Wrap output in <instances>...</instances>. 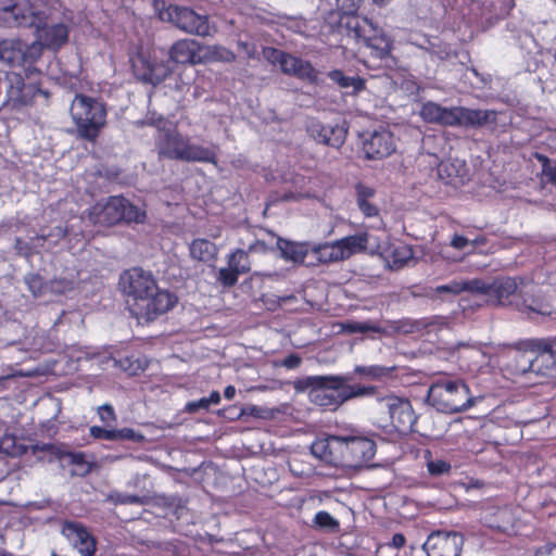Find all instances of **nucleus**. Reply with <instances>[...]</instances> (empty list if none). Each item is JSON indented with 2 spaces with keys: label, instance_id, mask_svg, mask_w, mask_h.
Listing matches in <instances>:
<instances>
[{
  "label": "nucleus",
  "instance_id": "obj_1",
  "mask_svg": "<svg viewBox=\"0 0 556 556\" xmlns=\"http://www.w3.org/2000/svg\"><path fill=\"white\" fill-rule=\"evenodd\" d=\"M376 442L354 431L349 434H329L312 443V452L320 460L336 466L359 469L376 454Z\"/></svg>",
  "mask_w": 556,
  "mask_h": 556
},
{
  "label": "nucleus",
  "instance_id": "obj_2",
  "mask_svg": "<svg viewBox=\"0 0 556 556\" xmlns=\"http://www.w3.org/2000/svg\"><path fill=\"white\" fill-rule=\"evenodd\" d=\"M352 377L344 376H307L294 382L298 391L311 389V401L327 410H336L343 403L377 394V387L350 383Z\"/></svg>",
  "mask_w": 556,
  "mask_h": 556
},
{
  "label": "nucleus",
  "instance_id": "obj_3",
  "mask_svg": "<svg viewBox=\"0 0 556 556\" xmlns=\"http://www.w3.org/2000/svg\"><path fill=\"white\" fill-rule=\"evenodd\" d=\"M203 45L190 38L176 40L168 50V61H157L150 54L137 53L131 60V66L136 78L144 84L156 86L170 76L175 65H198L203 64L201 52Z\"/></svg>",
  "mask_w": 556,
  "mask_h": 556
},
{
  "label": "nucleus",
  "instance_id": "obj_4",
  "mask_svg": "<svg viewBox=\"0 0 556 556\" xmlns=\"http://www.w3.org/2000/svg\"><path fill=\"white\" fill-rule=\"evenodd\" d=\"M154 140L159 160L214 165L218 162L214 147L192 143L190 137L184 135L176 124L157 126Z\"/></svg>",
  "mask_w": 556,
  "mask_h": 556
},
{
  "label": "nucleus",
  "instance_id": "obj_5",
  "mask_svg": "<svg viewBox=\"0 0 556 556\" xmlns=\"http://www.w3.org/2000/svg\"><path fill=\"white\" fill-rule=\"evenodd\" d=\"M421 119L429 124L444 127L479 128L496 122V112L493 110L469 109L465 106L445 108L428 101L419 111Z\"/></svg>",
  "mask_w": 556,
  "mask_h": 556
},
{
  "label": "nucleus",
  "instance_id": "obj_6",
  "mask_svg": "<svg viewBox=\"0 0 556 556\" xmlns=\"http://www.w3.org/2000/svg\"><path fill=\"white\" fill-rule=\"evenodd\" d=\"M519 282L517 278L509 276L495 277L491 282L483 279H471L466 281H452L448 285H441L435 288L438 293L459 294L464 291L483 294L488 303L492 305L510 304V298L518 290Z\"/></svg>",
  "mask_w": 556,
  "mask_h": 556
},
{
  "label": "nucleus",
  "instance_id": "obj_7",
  "mask_svg": "<svg viewBox=\"0 0 556 556\" xmlns=\"http://www.w3.org/2000/svg\"><path fill=\"white\" fill-rule=\"evenodd\" d=\"M343 35L353 38L357 45L369 50V54L378 60L390 56L393 41L380 27L365 16H346L343 20Z\"/></svg>",
  "mask_w": 556,
  "mask_h": 556
},
{
  "label": "nucleus",
  "instance_id": "obj_8",
  "mask_svg": "<svg viewBox=\"0 0 556 556\" xmlns=\"http://www.w3.org/2000/svg\"><path fill=\"white\" fill-rule=\"evenodd\" d=\"M427 402L444 414L467 410L473 405L469 387L463 380L440 378L431 383Z\"/></svg>",
  "mask_w": 556,
  "mask_h": 556
},
{
  "label": "nucleus",
  "instance_id": "obj_9",
  "mask_svg": "<svg viewBox=\"0 0 556 556\" xmlns=\"http://www.w3.org/2000/svg\"><path fill=\"white\" fill-rule=\"evenodd\" d=\"M88 216L90 222L100 226H114L121 223L142 224L147 217L144 211L123 195H111L97 202L89 208Z\"/></svg>",
  "mask_w": 556,
  "mask_h": 556
},
{
  "label": "nucleus",
  "instance_id": "obj_10",
  "mask_svg": "<svg viewBox=\"0 0 556 556\" xmlns=\"http://www.w3.org/2000/svg\"><path fill=\"white\" fill-rule=\"evenodd\" d=\"M71 115L80 138L94 142L106 124L105 105L86 94H76Z\"/></svg>",
  "mask_w": 556,
  "mask_h": 556
},
{
  "label": "nucleus",
  "instance_id": "obj_11",
  "mask_svg": "<svg viewBox=\"0 0 556 556\" xmlns=\"http://www.w3.org/2000/svg\"><path fill=\"white\" fill-rule=\"evenodd\" d=\"M34 12H38V16H34L25 27L35 28L36 41L42 49L59 51L68 42L70 26L63 22L48 23L52 12L50 0H39Z\"/></svg>",
  "mask_w": 556,
  "mask_h": 556
},
{
  "label": "nucleus",
  "instance_id": "obj_12",
  "mask_svg": "<svg viewBox=\"0 0 556 556\" xmlns=\"http://www.w3.org/2000/svg\"><path fill=\"white\" fill-rule=\"evenodd\" d=\"M24 72V75L17 72L5 74L7 100L4 105L11 110L20 111L25 106L33 105L38 96L46 98L49 96L40 87V72L31 70Z\"/></svg>",
  "mask_w": 556,
  "mask_h": 556
},
{
  "label": "nucleus",
  "instance_id": "obj_13",
  "mask_svg": "<svg viewBox=\"0 0 556 556\" xmlns=\"http://www.w3.org/2000/svg\"><path fill=\"white\" fill-rule=\"evenodd\" d=\"M553 346H556V336L525 340L506 353L504 368L511 376L532 372L535 352H549Z\"/></svg>",
  "mask_w": 556,
  "mask_h": 556
},
{
  "label": "nucleus",
  "instance_id": "obj_14",
  "mask_svg": "<svg viewBox=\"0 0 556 556\" xmlns=\"http://www.w3.org/2000/svg\"><path fill=\"white\" fill-rule=\"evenodd\" d=\"M159 17L161 21L172 23L181 31L190 35L199 37L212 35L208 17L198 14L194 10L187 7L169 4L160 10Z\"/></svg>",
  "mask_w": 556,
  "mask_h": 556
},
{
  "label": "nucleus",
  "instance_id": "obj_15",
  "mask_svg": "<svg viewBox=\"0 0 556 556\" xmlns=\"http://www.w3.org/2000/svg\"><path fill=\"white\" fill-rule=\"evenodd\" d=\"M177 301L178 299L174 293L162 290L157 286L155 291L148 292L143 299L135 303L134 307L130 308V313L137 319L152 321L175 307Z\"/></svg>",
  "mask_w": 556,
  "mask_h": 556
},
{
  "label": "nucleus",
  "instance_id": "obj_16",
  "mask_svg": "<svg viewBox=\"0 0 556 556\" xmlns=\"http://www.w3.org/2000/svg\"><path fill=\"white\" fill-rule=\"evenodd\" d=\"M123 292L127 295L129 309L138 303L148 292L155 291L157 282L153 275L141 267L125 270L119 279Z\"/></svg>",
  "mask_w": 556,
  "mask_h": 556
},
{
  "label": "nucleus",
  "instance_id": "obj_17",
  "mask_svg": "<svg viewBox=\"0 0 556 556\" xmlns=\"http://www.w3.org/2000/svg\"><path fill=\"white\" fill-rule=\"evenodd\" d=\"M264 52L268 59L273 58V61L279 64L282 73L312 84L317 83L318 71L314 68L309 61L276 48H267Z\"/></svg>",
  "mask_w": 556,
  "mask_h": 556
},
{
  "label": "nucleus",
  "instance_id": "obj_18",
  "mask_svg": "<svg viewBox=\"0 0 556 556\" xmlns=\"http://www.w3.org/2000/svg\"><path fill=\"white\" fill-rule=\"evenodd\" d=\"M464 543L465 538L458 531L437 530L428 535L424 549L427 556H460Z\"/></svg>",
  "mask_w": 556,
  "mask_h": 556
},
{
  "label": "nucleus",
  "instance_id": "obj_19",
  "mask_svg": "<svg viewBox=\"0 0 556 556\" xmlns=\"http://www.w3.org/2000/svg\"><path fill=\"white\" fill-rule=\"evenodd\" d=\"M39 0H0V25L25 27L38 12L34 10Z\"/></svg>",
  "mask_w": 556,
  "mask_h": 556
},
{
  "label": "nucleus",
  "instance_id": "obj_20",
  "mask_svg": "<svg viewBox=\"0 0 556 556\" xmlns=\"http://www.w3.org/2000/svg\"><path fill=\"white\" fill-rule=\"evenodd\" d=\"M383 400L394 430L400 434L415 431L414 427L417 422V415L414 412L412 402L408 399L395 395L386 396Z\"/></svg>",
  "mask_w": 556,
  "mask_h": 556
},
{
  "label": "nucleus",
  "instance_id": "obj_21",
  "mask_svg": "<svg viewBox=\"0 0 556 556\" xmlns=\"http://www.w3.org/2000/svg\"><path fill=\"white\" fill-rule=\"evenodd\" d=\"M306 131L316 142L334 149H340L344 144L348 135V129L343 126L324 124L314 117L306 122Z\"/></svg>",
  "mask_w": 556,
  "mask_h": 556
},
{
  "label": "nucleus",
  "instance_id": "obj_22",
  "mask_svg": "<svg viewBox=\"0 0 556 556\" xmlns=\"http://www.w3.org/2000/svg\"><path fill=\"white\" fill-rule=\"evenodd\" d=\"M395 149L393 132L386 127L375 129L363 142V150L368 160H382L391 155Z\"/></svg>",
  "mask_w": 556,
  "mask_h": 556
},
{
  "label": "nucleus",
  "instance_id": "obj_23",
  "mask_svg": "<svg viewBox=\"0 0 556 556\" xmlns=\"http://www.w3.org/2000/svg\"><path fill=\"white\" fill-rule=\"evenodd\" d=\"M62 532L83 556L94 555L96 540L86 527L78 522H66Z\"/></svg>",
  "mask_w": 556,
  "mask_h": 556
},
{
  "label": "nucleus",
  "instance_id": "obj_24",
  "mask_svg": "<svg viewBox=\"0 0 556 556\" xmlns=\"http://www.w3.org/2000/svg\"><path fill=\"white\" fill-rule=\"evenodd\" d=\"M89 434L97 440L105 441H130L134 443H141L144 441V435L134 430L132 428L122 429H108L100 426H91Z\"/></svg>",
  "mask_w": 556,
  "mask_h": 556
},
{
  "label": "nucleus",
  "instance_id": "obj_25",
  "mask_svg": "<svg viewBox=\"0 0 556 556\" xmlns=\"http://www.w3.org/2000/svg\"><path fill=\"white\" fill-rule=\"evenodd\" d=\"M337 250L341 261L351 257L354 254L366 251L368 245L367 232H361L356 235L346 236L339 240H336Z\"/></svg>",
  "mask_w": 556,
  "mask_h": 556
},
{
  "label": "nucleus",
  "instance_id": "obj_26",
  "mask_svg": "<svg viewBox=\"0 0 556 556\" xmlns=\"http://www.w3.org/2000/svg\"><path fill=\"white\" fill-rule=\"evenodd\" d=\"M277 248L283 260L296 264L304 263L311 250L307 242H295L283 238L277 239Z\"/></svg>",
  "mask_w": 556,
  "mask_h": 556
},
{
  "label": "nucleus",
  "instance_id": "obj_27",
  "mask_svg": "<svg viewBox=\"0 0 556 556\" xmlns=\"http://www.w3.org/2000/svg\"><path fill=\"white\" fill-rule=\"evenodd\" d=\"M317 457L311 453H296L290 456L288 460V467L292 476L300 479L312 478L316 473L312 458Z\"/></svg>",
  "mask_w": 556,
  "mask_h": 556
},
{
  "label": "nucleus",
  "instance_id": "obj_28",
  "mask_svg": "<svg viewBox=\"0 0 556 556\" xmlns=\"http://www.w3.org/2000/svg\"><path fill=\"white\" fill-rule=\"evenodd\" d=\"M555 349L549 352H535L533 357L532 372L544 378L556 377Z\"/></svg>",
  "mask_w": 556,
  "mask_h": 556
},
{
  "label": "nucleus",
  "instance_id": "obj_29",
  "mask_svg": "<svg viewBox=\"0 0 556 556\" xmlns=\"http://www.w3.org/2000/svg\"><path fill=\"white\" fill-rule=\"evenodd\" d=\"M189 251L193 260L208 263L216 260L218 249L214 242L204 238H197L190 243Z\"/></svg>",
  "mask_w": 556,
  "mask_h": 556
},
{
  "label": "nucleus",
  "instance_id": "obj_30",
  "mask_svg": "<svg viewBox=\"0 0 556 556\" xmlns=\"http://www.w3.org/2000/svg\"><path fill=\"white\" fill-rule=\"evenodd\" d=\"M356 202L361 212L366 217H376L379 215V208L377 205L370 202V199L375 197L376 190L362 182L356 184Z\"/></svg>",
  "mask_w": 556,
  "mask_h": 556
},
{
  "label": "nucleus",
  "instance_id": "obj_31",
  "mask_svg": "<svg viewBox=\"0 0 556 556\" xmlns=\"http://www.w3.org/2000/svg\"><path fill=\"white\" fill-rule=\"evenodd\" d=\"M114 363L117 367L127 372L129 376L140 375L149 366L148 358L141 353H132L130 355L114 358Z\"/></svg>",
  "mask_w": 556,
  "mask_h": 556
},
{
  "label": "nucleus",
  "instance_id": "obj_32",
  "mask_svg": "<svg viewBox=\"0 0 556 556\" xmlns=\"http://www.w3.org/2000/svg\"><path fill=\"white\" fill-rule=\"evenodd\" d=\"M204 53L201 52V60H203V64L212 63V62H224V63H232L236 61V54L230 49L219 46H203Z\"/></svg>",
  "mask_w": 556,
  "mask_h": 556
},
{
  "label": "nucleus",
  "instance_id": "obj_33",
  "mask_svg": "<svg viewBox=\"0 0 556 556\" xmlns=\"http://www.w3.org/2000/svg\"><path fill=\"white\" fill-rule=\"evenodd\" d=\"M328 77L343 89L352 88L354 93L365 89V79L359 76H346L341 70L330 71Z\"/></svg>",
  "mask_w": 556,
  "mask_h": 556
},
{
  "label": "nucleus",
  "instance_id": "obj_34",
  "mask_svg": "<svg viewBox=\"0 0 556 556\" xmlns=\"http://www.w3.org/2000/svg\"><path fill=\"white\" fill-rule=\"evenodd\" d=\"M424 458L429 476L442 477L448 475L452 470V465L448 460L443 458H433L429 450L425 451Z\"/></svg>",
  "mask_w": 556,
  "mask_h": 556
},
{
  "label": "nucleus",
  "instance_id": "obj_35",
  "mask_svg": "<svg viewBox=\"0 0 556 556\" xmlns=\"http://www.w3.org/2000/svg\"><path fill=\"white\" fill-rule=\"evenodd\" d=\"M337 249V243L333 241L314 245L309 251L313 252L319 263H331L341 261Z\"/></svg>",
  "mask_w": 556,
  "mask_h": 556
},
{
  "label": "nucleus",
  "instance_id": "obj_36",
  "mask_svg": "<svg viewBox=\"0 0 556 556\" xmlns=\"http://www.w3.org/2000/svg\"><path fill=\"white\" fill-rule=\"evenodd\" d=\"M22 55L20 41L3 39L0 41V61L13 64L18 61Z\"/></svg>",
  "mask_w": 556,
  "mask_h": 556
},
{
  "label": "nucleus",
  "instance_id": "obj_37",
  "mask_svg": "<svg viewBox=\"0 0 556 556\" xmlns=\"http://www.w3.org/2000/svg\"><path fill=\"white\" fill-rule=\"evenodd\" d=\"M228 265L238 270L239 275L248 274L251 270L249 253L242 249H237L228 256Z\"/></svg>",
  "mask_w": 556,
  "mask_h": 556
},
{
  "label": "nucleus",
  "instance_id": "obj_38",
  "mask_svg": "<svg viewBox=\"0 0 556 556\" xmlns=\"http://www.w3.org/2000/svg\"><path fill=\"white\" fill-rule=\"evenodd\" d=\"M313 527L328 532H337L340 529V522L326 510H319L313 518Z\"/></svg>",
  "mask_w": 556,
  "mask_h": 556
},
{
  "label": "nucleus",
  "instance_id": "obj_39",
  "mask_svg": "<svg viewBox=\"0 0 556 556\" xmlns=\"http://www.w3.org/2000/svg\"><path fill=\"white\" fill-rule=\"evenodd\" d=\"M395 367H386L381 365L356 366L354 371L361 376L368 377L372 380H380L390 377Z\"/></svg>",
  "mask_w": 556,
  "mask_h": 556
},
{
  "label": "nucleus",
  "instance_id": "obj_40",
  "mask_svg": "<svg viewBox=\"0 0 556 556\" xmlns=\"http://www.w3.org/2000/svg\"><path fill=\"white\" fill-rule=\"evenodd\" d=\"M336 1H337L338 8L340 9V11H342L340 18H339V25H338L339 33L342 34L344 31V25H343L344 17L350 16V15L359 16L357 14V11L361 8L363 0H336Z\"/></svg>",
  "mask_w": 556,
  "mask_h": 556
},
{
  "label": "nucleus",
  "instance_id": "obj_41",
  "mask_svg": "<svg viewBox=\"0 0 556 556\" xmlns=\"http://www.w3.org/2000/svg\"><path fill=\"white\" fill-rule=\"evenodd\" d=\"M25 283L35 298L41 296L47 289V282L42 276L37 273H30L25 276Z\"/></svg>",
  "mask_w": 556,
  "mask_h": 556
},
{
  "label": "nucleus",
  "instance_id": "obj_42",
  "mask_svg": "<svg viewBox=\"0 0 556 556\" xmlns=\"http://www.w3.org/2000/svg\"><path fill=\"white\" fill-rule=\"evenodd\" d=\"M534 157L542 165V175L545 176L546 180L556 186V160L552 162L548 156L540 152L534 153Z\"/></svg>",
  "mask_w": 556,
  "mask_h": 556
},
{
  "label": "nucleus",
  "instance_id": "obj_43",
  "mask_svg": "<svg viewBox=\"0 0 556 556\" xmlns=\"http://www.w3.org/2000/svg\"><path fill=\"white\" fill-rule=\"evenodd\" d=\"M31 452L34 455H38L39 453H49L52 456L50 462L53 459L61 460L65 457V451L52 443L35 444L31 446Z\"/></svg>",
  "mask_w": 556,
  "mask_h": 556
},
{
  "label": "nucleus",
  "instance_id": "obj_44",
  "mask_svg": "<svg viewBox=\"0 0 556 556\" xmlns=\"http://www.w3.org/2000/svg\"><path fill=\"white\" fill-rule=\"evenodd\" d=\"M342 329L349 333L378 332L379 328L368 321H346L342 324Z\"/></svg>",
  "mask_w": 556,
  "mask_h": 556
},
{
  "label": "nucleus",
  "instance_id": "obj_45",
  "mask_svg": "<svg viewBox=\"0 0 556 556\" xmlns=\"http://www.w3.org/2000/svg\"><path fill=\"white\" fill-rule=\"evenodd\" d=\"M110 498L115 505H126V504L143 505L147 502L144 496H139L136 494H127V493H114V494L110 495Z\"/></svg>",
  "mask_w": 556,
  "mask_h": 556
},
{
  "label": "nucleus",
  "instance_id": "obj_46",
  "mask_svg": "<svg viewBox=\"0 0 556 556\" xmlns=\"http://www.w3.org/2000/svg\"><path fill=\"white\" fill-rule=\"evenodd\" d=\"M494 517L498 518V520L490 522V527L492 528L506 530V528L511 523V511L508 507L498 508L495 511Z\"/></svg>",
  "mask_w": 556,
  "mask_h": 556
},
{
  "label": "nucleus",
  "instance_id": "obj_47",
  "mask_svg": "<svg viewBox=\"0 0 556 556\" xmlns=\"http://www.w3.org/2000/svg\"><path fill=\"white\" fill-rule=\"evenodd\" d=\"M238 270L228 267H223L218 271L217 280L226 288L233 287L238 282L239 278Z\"/></svg>",
  "mask_w": 556,
  "mask_h": 556
},
{
  "label": "nucleus",
  "instance_id": "obj_48",
  "mask_svg": "<svg viewBox=\"0 0 556 556\" xmlns=\"http://www.w3.org/2000/svg\"><path fill=\"white\" fill-rule=\"evenodd\" d=\"M523 305L528 311L541 315H548L551 313L548 305L544 303L541 299H523Z\"/></svg>",
  "mask_w": 556,
  "mask_h": 556
},
{
  "label": "nucleus",
  "instance_id": "obj_49",
  "mask_svg": "<svg viewBox=\"0 0 556 556\" xmlns=\"http://www.w3.org/2000/svg\"><path fill=\"white\" fill-rule=\"evenodd\" d=\"M98 415L100 420L108 427L116 422V414L114 407L111 404H103L98 408Z\"/></svg>",
  "mask_w": 556,
  "mask_h": 556
},
{
  "label": "nucleus",
  "instance_id": "obj_50",
  "mask_svg": "<svg viewBox=\"0 0 556 556\" xmlns=\"http://www.w3.org/2000/svg\"><path fill=\"white\" fill-rule=\"evenodd\" d=\"M302 363V358L296 353H291L288 356H286L279 365L287 368V369H295L298 368Z\"/></svg>",
  "mask_w": 556,
  "mask_h": 556
},
{
  "label": "nucleus",
  "instance_id": "obj_51",
  "mask_svg": "<svg viewBox=\"0 0 556 556\" xmlns=\"http://www.w3.org/2000/svg\"><path fill=\"white\" fill-rule=\"evenodd\" d=\"M210 406L207 404V401L205 397H202L198 401H192V402H189L187 405H186V410L188 413H197L199 412L200 409H207Z\"/></svg>",
  "mask_w": 556,
  "mask_h": 556
},
{
  "label": "nucleus",
  "instance_id": "obj_52",
  "mask_svg": "<svg viewBox=\"0 0 556 556\" xmlns=\"http://www.w3.org/2000/svg\"><path fill=\"white\" fill-rule=\"evenodd\" d=\"M65 457H68L73 465L80 466L87 464L85 454L81 452H65Z\"/></svg>",
  "mask_w": 556,
  "mask_h": 556
},
{
  "label": "nucleus",
  "instance_id": "obj_53",
  "mask_svg": "<svg viewBox=\"0 0 556 556\" xmlns=\"http://www.w3.org/2000/svg\"><path fill=\"white\" fill-rule=\"evenodd\" d=\"M469 243V240L462 236V235H454V237L451 240V247L457 250L465 249Z\"/></svg>",
  "mask_w": 556,
  "mask_h": 556
},
{
  "label": "nucleus",
  "instance_id": "obj_54",
  "mask_svg": "<svg viewBox=\"0 0 556 556\" xmlns=\"http://www.w3.org/2000/svg\"><path fill=\"white\" fill-rule=\"evenodd\" d=\"M534 556H556V544H546L538 548Z\"/></svg>",
  "mask_w": 556,
  "mask_h": 556
},
{
  "label": "nucleus",
  "instance_id": "obj_55",
  "mask_svg": "<svg viewBox=\"0 0 556 556\" xmlns=\"http://www.w3.org/2000/svg\"><path fill=\"white\" fill-rule=\"evenodd\" d=\"M238 48L242 51H244L248 55V58L252 59L255 56L256 49L253 45L245 42V41H238Z\"/></svg>",
  "mask_w": 556,
  "mask_h": 556
},
{
  "label": "nucleus",
  "instance_id": "obj_56",
  "mask_svg": "<svg viewBox=\"0 0 556 556\" xmlns=\"http://www.w3.org/2000/svg\"><path fill=\"white\" fill-rule=\"evenodd\" d=\"M40 430L51 435L56 433L58 428L52 420H47L40 425Z\"/></svg>",
  "mask_w": 556,
  "mask_h": 556
},
{
  "label": "nucleus",
  "instance_id": "obj_57",
  "mask_svg": "<svg viewBox=\"0 0 556 556\" xmlns=\"http://www.w3.org/2000/svg\"><path fill=\"white\" fill-rule=\"evenodd\" d=\"M208 406L211 404H218L220 402V394L218 391H212L208 397H205Z\"/></svg>",
  "mask_w": 556,
  "mask_h": 556
},
{
  "label": "nucleus",
  "instance_id": "obj_58",
  "mask_svg": "<svg viewBox=\"0 0 556 556\" xmlns=\"http://www.w3.org/2000/svg\"><path fill=\"white\" fill-rule=\"evenodd\" d=\"M392 541L396 547H402L405 544V536L401 533H396L393 535Z\"/></svg>",
  "mask_w": 556,
  "mask_h": 556
},
{
  "label": "nucleus",
  "instance_id": "obj_59",
  "mask_svg": "<svg viewBox=\"0 0 556 556\" xmlns=\"http://www.w3.org/2000/svg\"><path fill=\"white\" fill-rule=\"evenodd\" d=\"M236 395V388L231 384L227 386L224 390V396L227 400H232Z\"/></svg>",
  "mask_w": 556,
  "mask_h": 556
},
{
  "label": "nucleus",
  "instance_id": "obj_60",
  "mask_svg": "<svg viewBox=\"0 0 556 556\" xmlns=\"http://www.w3.org/2000/svg\"><path fill=\"white\" fill-rule=\"evenodd\" d=\"M13 377H15V375L0 376V390L7 389V381Z\"/></svg>",
  "mask_w": 556,
  "mask_h": 556
},
{
  "label": "nucleus",
  "instance_id": "obj_61",
  "mask_svg": "<svg viewBox=\"0 0 556 556\" xmlns=\"http://www.w3.org/2000/svg\"><path fill=\"white\" fill-rule=\"evenodd\" d=\"M377 4L382 5L386 4L389 0H374Z\"/></svg>",
  "mask_w": 556,
  "mask_h": 556
},
{
  "label": "nucleus",
  "instance_id": "obj_62",
  "mask_svg": "<svg viewBox=\"0 0 556 556\" xmlns=\"http://www.w3.org/2000/svg\"><path fill=\"white\" fill-rule=\"evenodd\" d=\"M485 242V239L484 238H481V239H476L475 240V244H478V243H484Z\"/></svg>",
  "mask_w": 556,
  "mask_h": 556
},
{
  "label": "nucleus",
  "instance_id": "obj_63",
  "mask_svg": "<svg viewBox=\"0 0 556 556\" xmlns=\"http://www.w3.org/2000/svg\"><path fill=\"white\" fill-rule=\"evenodd\" d=\"M0 556H14V555L12 553L3 551L0 553Z\"/></svg>",
  "mask_w": 556,
  "mask_h": 556
},
{
  "label": "nucleus",
  "instance_id": "obj_64",
  "mask_svg": "<svg viewBox=\"0 0 556 556\" xmlns=\"http://www.w3.org/2000/svg\"><path fill=\"white\" fill-rule=\"evenodd\" d=\"M343 556H357V555L354 553H345Z\"/></svg>",
  "mask_w": 556,
  "mask_h": 556
}]
</instances>
